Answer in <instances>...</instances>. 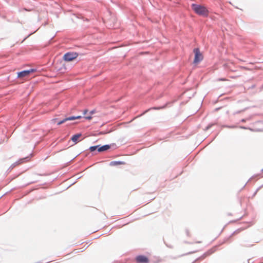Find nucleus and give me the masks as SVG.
I'll use <instances>...</instances> for the list:
<instances>
[{"label": "nucleus", "instance_id": "obj_10", "mask_svg": "<svg viewBox=\"0 0 263 263\" xmlns=\"http://www.w3.org/2000/svg\"><path fill=\"white\" fill-rule=\"evenodd\" d=\"M125 163L122 161H112L110 163L111 165H123Z\"/></svg>", "mask_w": 263, "mask_h": 263}, {"label": "nucleus", "instance_id": "obj_11", "mask_svg": "<svg viewBox=\"0 0 263 263\" xmlns=\"http://www.w3.org/2000/svg\"><path fill=\"white\" fill-rule=\"evenodd\" d=\"M98 148H99V145L93 146L90 147L89 150H90V152H94L96 150L98 151Z\"/></svg>", "mask_w": 263, "mask_h": 263}, {"label": "nucleus", "instance_id": "obj_4", "mask_svg": "<svg viewBox=\"0 0 263 263\" xmlns=\"http://www.w3.org/2000/svg\"><path fill=\"white\" fill-rule=\"evenodd\" d=\"M136 260L137 263H148V258L143 255H139L136 258Z\"/></svg>", "mask_w": 263, "mask_h": 263}, {"label": "nucleus", "instance_id": "obj_12", "mask_svg": "<svg viewBox=\"0 0 263 263\" xmlns=\"http://www.w3.org/2000/svg\"><path fill=\"white\" fill-rule=\"evenodd\" d=\"M85 118H86V119L90 120V119H91V117H90V116H87V117H85Z\"/></svg>", "mask_w": 263, "mask_h": 263}, {"label": "nucleus", "instance_id": "obj_1", "mask_svg": "<svg viewBox=\"0 0 263 263\" xmlns=\"http://www.w3.org/2000/svg\"><path fill=\"white\" fill-rule=\"evenodd\" d=\"M191 7L194 11L199 15L207 16L209 15V11L204 6L192 4Z\"/></svg>", "mask_w": 263, "mask_h": 263}, {"label": "nucleus", "instance_id": "obj_9", "mask_svg": "<svg viewBox=\"0 0 263 263\" xmlns=\"http://www.w3.org/2000/svg\"><path fill=\"white\" fill-rule=\"evenodd\" d=\"M81 136V134H77V135H73L72 138H71V140L76 143L77 142L79 138Z\"/></svg>", "mask_w": 263, "mask_h": 263}, {"label": "nucleus", "instance_id": "obj_8", "mask_svg": "<svg viewBox=\"0 0 263 263\" xmlns=\"http://www.w3.org/2000/svg\"><path fill=\"white\" fill-rule=\"evenodd\" d=\"M110 148V146L109 145H104L100 146L99 145V148L98 149V151L99 152H102L104 151H106Z\"/></svg>", "mask_w": 263, "mask_h": 263}, {"label": "nucleus", "instance_id": "obj_2", "mask_svg": "<svg viewBox=\"0 0 263 263\" xmlns=\"http://www.w3.org/2000/svg\"><path fill=\"white\" fill-rule=\"evenodd\" d=\"M194 52L195 53L194 63H198V62L202 60V54L200 53V50L198 48H195L194 49Z\"/></svg>", "mask_w": 263, "mask_h": 263}, {"label": "nucleus", "instance_id": "obj_14", "mask_svg": "<svg viewBox=\"0 0 263 263\" xmlns=\"http://www.w3.org/2000/svg\"><path fill=\"white\" fill-rule=\"evenodd\" d=\"M87 110H85L84 111V114H86V112H87Z\"/></svg>", "mask_w": 263, "mask_h": 263}, {"label": "nucleus", "instance_id": "obj_3", "mask_svg": "<svg viewBox=\"0 0 263 263\" xmlns=\"http://www.w3.org/2000/svg\"><path fill=\"white\" fill-rule=\"evenodd\" d=\"M78 57L76 52H68L64 54L63 59L66 61H71Z\"/></svg>", "mask_w": 263, "mask_h": 263}, {"label": "nucleus", "instance_id": "obj_5", "mask_svg": "<svg viewBox=\"0 0 263 263\" xmlns=\"http://www.w3.org/2000/svg\"><path fill=\"white\" fill-rule=\"evenodd\" d=\"M34 71L33 69H30L28 70H24L21 72H20L17 74V77L18 78H23L28 76L30 73L33 72Z\"/></svg>", "mask_w": 263, "mask_h": 263}, {"label": "nucleus", "instance_id": "obj_15", "mask_svg": "<svg viewBox=\"0 0 263 263\" xmlns=\"http://www.w3.org/2000/svg\"><path fill=\"white\" fill-rule=\"evenodd\" d=\"M160 108H154V109H160Z\"/></svg>", "mask_w": 263, "mask_h": 263}, {"label": "nucleus", "instance_id": "obj_7", "mask_svg": "<svg viewBox=\"0 0 263 263\" xmlns=\"http://www.w3.org/2000/svg\"><path fill=\"white\" fill-rule=\"evenodd\" d=\"M29 161V157H25L24 158L20 159L18 161L16 162L14 164L15 165H20L23 164L25 162H28Z\"/></svg>", "mask_w": 263, "mask_h": 263}, {"label": "nucleus", "instance_id": "obj_13", "mask_svg": "<svg viewBox=\"0 0 263 263\" xmlns=\"http://www.w3.org/2000/svg\"><path fill=\"white\" fill-rule=\"evenodd\" d=\"M229 127L234 128H236V126H229Z\"/></svg>", "mask_w": 263, "mask_h": 263}, {"label": "nucleus", "instance_id": "obj_16", "mask_svg": "<svg viewBox=\"0 0 263 263\" xmlns=\"http://www.w3.org/2000/svg\"><path fill=\"white\" fill-rule=\"evenodd\" d=\"M241 128H246L245 127H240Z\"/></svg>", "mask_w": 263, "mask_h": 263}, {"label": "nucleus", "instance_id": "obj_17", "mask_svg": "<svg viewBox=\"0 0 263 263\" xmlns=\"http://www.w3.org/2000/svg\"><path fill=\"white\" fill-rule=\"evenodd\" d=\"M261 172H263V168L261 170Z\"/></svg>", "mask_w": 263, "mask_h": 263}, {"label": "nucleus", "instance_id": "obj_6", "mask_svg": "<svg viewBox=\"0 0 263 263\" xmlns=\"http://www.w3.org/2000/svg\"><path fill=\"white\" fill-rule=\"evenodd\" d=\"M81 118V117L80 116H77V117L72 116V117H70L66 118L64 119L63 120H61V121L58 122L57 124H58V125H61V124L65 123V122H66L67 121L73 120H75V119H80Z\"/></svg>", "mask_w": 263, "mask_h": 263}]
</instances>
